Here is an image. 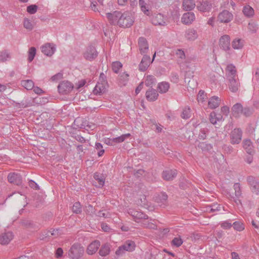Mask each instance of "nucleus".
Instances as JSON below:
<instances>
[{"instance_id":"f257e3e1","label":"nucleus","mask_w":259,"mask_h":259,"mask_svg":"<svg viewBox=\"0 0 259 259\" xmlns=\"http://www.w3.org/2000/svg\"><path fill=\"white\" fill-rule=\"evenodd\" d=\"M106 17L111 24L117 25L120 27H130L134 22L132 15L128 12L122 13L120 11H115L107 13Z\"/></svg>"},{"instance_id":"f03ea898","label":"nucleus","mask_w":259,"mask_h":259,"mask_svg":"<svg viewBox=\"0 0 259 259\" xmlns=\"http://www.w3.org/2000/svg\"><path fill=\"white\" fill-rule=\"evenodd\" d=\"M84 248L79 243H74L69 249L67 252V256L69 259H80L83 255Z\"/></svg>"},{"instance_id":"7ed1b4c3","label":"nucleus","mask_w":259,"mask_h":259,"mask_svg":"<svg viewBox=\"0 0 259 259\" xmlns=\"http://www.w3.org/2000/svg\"><path fill=\"white\" fill-rule=\"evenodd\" d=\"M136 245L134 241L132 240L126 241L123 244L119 246L115 252V254L118 255H123L125 251L132 252L135 249Z\"/></svg>"},{"instance_id":"20e7f679","label":"nucleus","mask_w":259,"mask_h":259,"mask_svg":"<svg viewBox=\"0 0 259 259\" xmlns=\"http://www.w3.org/2000/svg\"><path fill=\"white\" fill-rule=\"evenodd\" d=\"M219 45L220 48L228 54H231L230 47V37L228 35H224L220 38Z\"/></svg>"},{"instance_id":"39448f33","label":"nucleus","mask_w":259,"mask_h":259,"mask_svg":"<svg viewBox=\"0 0 259 259\" xmlns=\"http://www.w3.org/2000/svg\"><path fill=\"white\" fill-rule=\"evenodd\" d=\"M242 132L240 128H235L231 131L230 138L232 144H238L241 141Z\"/></svg>"},{"instance_id":"423d86ee","label":"nucleus","mask_w":259,"mask_h":259,"mask_svg":"<svg viewBox=\"0 0 259 259\" xmlns=\"http://www.w3.org/2000/svg\"><path fill=\"white\" fill-rule=\"evenodd\" d=\"M197 9L202 12H209L212 8L211 0H198L196 5Z\"/></svg>"},{"instance_id":"0eeeda50","label":"nucleus","mask_w":259,"mask_h":259,"mask_svg":"<svg viewBox=\"0 0 259 259\" xmlns=\"http://www.w3.org/2000/svg\"><path fill=\"white\" fill-rule=\"evenodd\" d=\"M73 88V84L68 81H63L58 86L59 93L67 94L70 92Z\"/></svg>"},{"instance_id":"6e6552de","label":"nucleus","mask_w":259,"mask_h":259,"mask_svg":"<svg viewBox=\"0 0 259 259\" xmlns=\"http://www.w3.org/2000/svg\"><path fill=\"white\" fill-rule=\"evenodd\" d=\"M83 55L86 60L92 61L97 57L98 53L94 47L89 46L87 48Z\"/></svg>"},{"instance_id":"1a4fd4ad","label":"nucleus","mask_w":259,"mask_h":259,"mask_svg":"<svg viewBox=\"0 0 259 259\" xmlns=\"http://www.w3.org/2000/svg\"><path fill=\"white\" fill-rule=\"evenodd\" d=\"M248 184L250 186L251 191L257 194H259V182L253 176H249L247 178Z\"/></svg>"},{"instance_id":"9d476101","label":"nucleus","mask_w":259,"mask_h":259,"mask_svg":"<svg viewBox=\"0 0 259 259\" xmlns=\"http://www.w3.org/2000/svg\"><path fill=\"white\" fill-rule=\"evenodd\" d=\"M41 50L44 55L52 56L56 51V47L53 44L47 43L41 47Z\"/></svg>"},{"instance_id":"9b49d317","label":"nucleus","mask_w":259,"mask_h":259,"mask_svg":"<svg viewBox=\"0 0 259 259\" xmlns=\"http://www.w3.org/2000/svg\"><path fill=\"white\" fill-rule=\"evenodd\" d=\"M128 213L133 218L135 221H136L137 220H146L148 219L147 215L143 213L142 212L140 211L137 210L135 209H128Z\"/></svg>"},{"instance_id":"f8f14e48","label":"nucleus","mask_w":259,"mask_h":259,"mask_svg":"<svg viewBox=\"0 0 259 259\" xmlns=\"http://www.w3.org/2000/svg\"><path fill=\"white\" fill-rule=\"evenodd\" d=\"M228 87L229 90L232 92L236 93L240 87V83L238 77L235 78L233 76H232L228 78Z\"/></svg>"},{"instance_id":"ddd939ff","label":"nucleus","mask_w":259,"mask_h":259,"mask_svg":"<svg viewBox=\"0 0 259 259\" xmlns=\"http://www.w3.org/2000/svg\"><path fill=\"white\" fill-rule=\"evenodd\" d=\"M108 86V82L104 81V82H102L98 81L93 90V93L96 95H100L105 92Z\"/></svg>"},{"instance_id":"4468645a","label":"nucleus","mask_w":259,"mask_h":259,"mask_svg":"<svg viewBox=\"0 0 259 259\" xmlns=\"http://www.w3.org/2000/svg\"><path fill=\"white\" fill-rule=\"evenodd\" d=\"M218 18L221 23H228L233 19V15L229 11L224 10L219 14Z\"/></svg>"},{"instance_id":"2eb2a0df","label":"nucleus","mask_w":259,"mask_h":259,"mask_svg":"<svg viewBox=\"0 0 259 259\" xmlns=\"http://www.w3.org/2000/svg\"><path fill=\"white\" fill-rule=\"evenodd\" d=\"M151 63L150 56L144 55L139 65V70L141 71H145Z\"/></svg>"},{"instance_id":"dca6fc26","label":"nucleus","mask_w":259,"mask_h":259,"mask_svg":"<svg viewBox=\"0 0 259 259\" xmlns=\"http://www.w3.org/2000/svg\"><path fill=\"white\" fill-rule=\"evenodd\" d=\"M8 179L10 183L18 186L20 185L22 182L21 175L15 172L9 174Z\"/></svg>"},{"instance_id":"f3484780","label":"nucleus","mask_w":259,"mask_h":259,"mask_svg":"<svg viewBox=\"0 0 259 259\" xmlns=\"http://www.w3.org/2000/svg\"><path fill=\"white\" fill-rule=\"evenodd\" d=\"M138 46L139 51L141 54L146 53L149 49L148 44L146 38L141 37L139 39Z\"/></svg>"},{"instance_id":"a211bd4d","label":"nucleus","mask_w":259,"mask_h":259,"mask_svg":"<svg viewBox=\"0 0 259 259\" xmlns=\"http://www.w3.org/2000/svg\"><path fill=\"white\" fill-rule=\"evenodd\" d=\"M195 19V16L193 13L188 12L183 14L181 21L183 24L189 25L194 21Z\"/></svg>"},{"instance_id":"6ab92c4d","label":"nucleus","mask_w":259,"mask_h":259,"mask_svg":"<svg viewBox=\"0 0 259 259\" xmlns=\"http://www.w3.org/2000/svg\"><path fill=\"white\" fill-rule=\"evenodd\" d=\"M13 238V235L12 232H8L3 233L0 235V244L2 245L8 244Z\"/></svg>"},{"instance_id":"aec40b11","label":"nucleus","mask_w":259,"mask_h":259,"mask_svg":"<svg viewBox=\"0 0 259 259\" xmlns=\"http://www.w3.org/2000/svg\"><path fill=\"white\" fill-rule=\"evenodd\" d=\"M100 246V242L98 240H95L90 243L88 246L87 252L89 255H92L96 253Z\"/></svg>"},{"instance_id":"412c9836","label":"nucleus","mask_w":259,"mask_h":259,"mask_svg":"<svg viewBox=\"0 0 259 259\" xmlns=\"http://www.w3.org/2000/svg\"><path fill=\"white\" fill-rule=\"evenodd\" d=\"M152 23L154 25L164 26L166 24V22L164 16L161 14H156L152 18Z\"/></svg>"},{"instance_id":"4be33fe9","label":"nucleus","mask_w":259,"mask_h":259,"mask_svg":"<svg viewBox=\"0 0 259 259\" xmlns=\"http://www.w3.org/2000/svg\"><path fill=\"white\" fill-rule=\"evenodd\" d=\"M185 36L187 40L194 41L198 38V35L197 30L191 28L186 30Z\"/></svg>"},{"instance_id":"5701e85b","label":"nucleus","mask_w":259,"mask_h":259,"mask_svg":"<svg viewBox=\"0 0 259 259\" xmlns=\"http://www.w3.org/2000/svg\"><path fill=\"white\" fill-rule=\"evenodd\" d=\"M62 234V230L60 229H51V230L47 231L46 234L44 235V236L41 238L40 239L43 240L46 238H49L52 236L54 238H57Z\"/></svg>"},{"instance_id":"b1692460","label":"nucleus","mask_w":259,"mask_h":259,"mask_svg":"<svg viewBox=\"0 0 259 259\" xmlns=\"http://www.w3.org/2000/svg\"><path fill=\"white\" fill-rule=\"evenodd\" d=\"M158 97V94L156 90L150 89L146 93V99L149 101H154L156 100Z\"/></svg>"},{"instance_id":"393cba45","label":"nucleus","mask_w":259,"mask_h":259,"mask_svg":"<svg viewBox=\"0 0 259 259\" xmlns=\"http://www.w3.org/2000/svg\"><path fill=\"white\" fill-rule=\"evenodd\" d=\"M167 195L165 193H161L155 197V201L160 206H165L167 203Z\"/></svg>"},{"instance_id":"a878e982","label":"nucleus","mask_w":259,"mask_h":259,"mask_svg":"<svg viewBox=\"0 0 259 259\" xmlns=\"http://www.w3.org/2000/svg\"><path fill=\"white\" fill-rule=\"evenodd\" d=\"M176 170H167L163 171L162 172V178L166 181H170L173 180L177 175Z\"/></svg>"},{"instance_id":"bb28decb","label":"nucleus","mask_w":259,"mask_h":259,"mask_svg":"<svg viewBox=\"0 0 259 259\" xmlns=\"http://www.w3.org/2000/svg\"><path fill=\"white\" fill-rule=\"evenodd\" d=\"M131 136L130 134H126L122 135L121 136L109 139V144L111 145L115 143H120L124 141V140Z\"/></svg>"},{"instance_id":"cd10ccee","label":"nucleus","mask_w":259,"mask_h":259,"mask_svg":"<svg viewBox=\"0 0 259 259\" xmlns=\"http://www.w3.org/2000/svg\"><path fill=\"white\" fill-rule=\"evenodd\" d=\"M220 103V98L217 96H213L209 99L208 105L210 108L215 109L219 106Z\"/></svg>"},{"instance_id":"c85d7f7f","label":"nucleus","mask_w":259,"mask_h":259,"mask_svg":"<svg viewBox=\"0 0 259 259\" xmlns=\"http://www.w3.org/2000/svg\"><path fill=\"white\" fill-rule=\"evenodd\" d=\"M236 73L237 71L235 66L232 64L228 65L226 68V75L228 78L232 76L235 78L237 77Z\"/></svg>"},{"instance_id":"c756f323","label":"nucleus","mask_w":259,"mask_h":259,"mask_svg":"<svg viewBox=\"0 0 259 259\" xmlns=\"http://www.w3.org/2000/svg\"><path fill=\"white\" fill-rule=\"evenodd\" d=\"M110 249V244L107 243H105L101 246L99 253L102 256H105L109 254Z\"/></svg>"},{"instance_id":"7c9ffc66","label":"nucleus","mask_w":259,"mask_h":259,"mask_svg":"<svg viewBox=\"0 0 259 259\" xmlns=\"http://www.w3.org/2000/svg\"><path fill=\"white\" fill-rule=\"evenodd\" d=\"M196 4L193 0H184L183 7L185 11H191L193 9Z\"/></svg>"},{"instance_id":"2f4dec72","label":"nucleus","mask_w":259,"mask_h":259,"mask_svg":"<svg viewBox=\"0 0 259 259\" xmlns=\"http://www.w3.org/2000/svg\"><path fill=\"white\" fill-rule=\"evenodd\" d=\"M244 41L240 38H235L232 42V46L234 49L240 50L244 46Z\"/></svg>"},{"instance_id":"473e14b6","label":"nucleus","mask_w":259,"mask_h":259,"mask_svg":"<svg viewBox=\"0 0 259 259\" xmlns=\"http://www.w3.org/2000/svg\"><path fill=\"white\" fill-rule=\"evenodd\" d=\"M169 88V84L167 82H161L158 85L157 89L161 94L165 93Z\"/></svg>"},{"instance_id":"72a5a7b5","label":"nucleus","mask_w":259,"mask_h":259,"mask_svg":"<svg viewBox=\"0 0 259 259\" xmlns=\"http://www.w3.org/2000/svg\"><path fill=\"white\" fill-rule=\"evenodd\" d=\"M243 14L247 17L250 18L254 15L253 9L249 5H246L242 10Z\"/></svg>"},{"instance_id":"f704fd0d","label":"nucleus","mask_w":259,"mask_h":259,"mask_svg":"<svg viewBox=\"0 0 259 259\" xmlns=\"http://www.w3.org/2000/svg\"><path fill=\"white\" fill-rule=\"evenodd\" d=\"M243 107L240 103H236L232 107L233 114L235 116H239L242 112Z\"/></svg>"},{"instance_id":"c9c22d12","label":"nucleus","mask_w":259,"mask_h":259,"mask_svg":"<svg viewBox=\"0 0 259 259\" xmlns=\"http://www.w3.org/2000/svg\"><path fill=\"white\" fill-rule=\"evenodd\" d=\"M243 147L248 153L251 154L252 152V144L250 140L246 139L243 142Z\"/></svg>"},{"instance_id":"e433bc0d","label":"nucleus","mask_w":259,"mask_h":259,"mask_svg":"<svg viewBox=\"0 0 259 259\" xmlns=\"http://www.w3.org/2000/svg\"><path fill=\"white\" fill-rule=\"evenodd\" d=\"M94 178L96 181H98L99 183V187H101L103 186L105 183V179L104 176H103L102 174H100L99 173L96 172L94 174Z\"/></svg>"},{"instance_id":"4c0bfd02","label":"nucleus","mask_w":259,"mask_h":259,"mask_svg":"<svg viewBox=\"0 0 259 259\" xmlns=\"http://www.w3.org/2000/svg\"><path fill=\"white\" fill-rule=\"evenodd\" d=\"M22 85L27 90H30L34 88V83L32 80H25L21 81Z\"/></svg>"},{"instance_id":"58836bf2","label":"nucleus","mask_w":259,"mask_h":259,"mask_svg":"<svg viewBox=\"0 0 259 259\" xmlns=\"http://www.w3.org/2000/svg\"><path fill=\"white\" fill-rule=\"evenodd\" d=\"M183 241L180 236L175 237L171 242L172 246L179 247L183 244Z\"/></svg>"},{"instance_id":"ea45409f","label":"nucleus","mask_w":259,"mask_h":259,"mask_svg":"<svg viewBox=\"0 0 259 259\" xmlns=\"http://www.w3.org/2000/svg\"><path fill=\"white\" fill-rule=\"evenodd\" d=\"M10 58V54L7 51H3L0 52V62H5Z\"/></svg>"},{"instance_id":"a19ab883","label":"nucleus","mask_w":259,"mask_h":259,"mask_svg":"<svg viewBox=\"0 0 259 259\" xmlns=\"http://www.w3.org/2000/svg\"><path fill=\"white\" fill-rule=\"evenodd\" d=\"M235 190V195L236 198H240L241 196L242 192L240 185L238 183H235L233 186Z\"/></svg>"},{"instance_id":"79ce46f5","label":"nucleus","mask_w":259,"mask_h":259,"mask_svg":"<svg viewBox=\"0 0 259 259\" xmlns=\"http://www.w3.org/2000/svg\"><path fill=\"white\" fill-rule=\"evenodd\" d=\"M24 27L29 31H31L33 28V25L31 21L28 18H24L23 21Z\"/></svg>"},{"instance_id":"37998d69","label":"nucleus","mask_w":259,"mask_h":259,"mask_svg":"<svg viewBox=\"0 0 259 259\" xmlns=\"http://www.w3.org/2000/svg\"><path fill=\"white\" fill-rule=\"evenodd\" d=\"M139 5L141 7V10L145 14L148 16L150 15V12L146 7L147 4L144 0H139Z\"/></svg>"},{"instance_id":"c03bdc74","label":"nucleus","mask_w":259,"mask_h":259,"mask_svg":"<svg viewBox=\"0 0 259 259\" xmlns=\"http://www.w3.org/2000/svg\"><path fill=\"white\" fill-rule=\"evenodd\" d=\"M176 55L180 59V61H183L186 58L184 51L182 49H177L176 51Z\"/></svg>"},{"instance_id":"a18cd8bd","label":"nucleus","mask_w":259,"mask_h":259,"mask_svg":"<svg viewBox=\"0 0 259 259\" xmlns=\"http://www.w3.org/2000/svg\"><path fill=\"white\" fill-rule=\"evenodd\" d=\"M36 54V49L34 47H31L28 51V60L31 62L34 59Z\"/></svg>"},{"instance_id":"49530a36","label":"nucleus","mask_w":259,"mask_h":259,"mask_svg":"<svg viewBox=\"0 0 259 259\" xmlns=\"http://www.w3.org/2000/svg\"><path fill=\"white\" fill-rule=\"evenodd\" d=\"M191 116V112H190V109L189 107H185L182 112V113L181 114V117L183 119H188Z\"/></svg>"},{"instance_id":"de8ad7c7","label":"nucleus","mask_w":259,"mask_h":259,"mask_svg":"<svg viewBox=\"0 0 259 259\" xmlns=\"http://www.w3.org/2000/svg\"><path fill=\"white\" fill-rule=\"evenodd\" d=\"M155 78L152 75H148L147 76L145 80V84L147 87H152V85L155 83Z\"/></svg>"},{"instance_id":"09e8293b","label":"nucleus","mask_w":259,"mask_h":259,"mask_svg":"<svg viewBox=\"0 0 259 259\" xmlns=\"http://www.w3.org/2000/svg\"><path fill=\"white\" fill-rule=\"evenodd\" d=\"M122 64L119 61L113 62L112 67L113 72L117 73L118 72L119 69L122 67Z\"/></svg>"},{"instance_id":"8fccbe9b","label":"nucleus","mask_w":259,"mask_h":259,"mask_svg":"<svg viewBox=\"0 0 259 259\" xmlns=\"http://www.w3.org/2000/svg\"><path fill=\"white\" fill-rule=\"evenodd\" d=\"M142 226L144 228L152 229H156L157 228L156 225H155L154 224H153L151 222H150L148 221H144L143 222H142Z\"/></svg>"},{"instance_id":"3c124183","label":"nucleus","mask_w":259,"mask_h":259,"mask_svg":"<svg viewBox=\"0 0 259 259\" xmlns=\"http://www.w3.org/2000/svg\"><path fill=\"white\" fill-rule=\"evenodd\" d=\"M38 9V6L36 5H31L27 7V12L30 14H35Z\"/></svg>"},{"instance_id":"603ef678","label":"nucleus","mask_w":259,"mask_h":259,"mask_svg":"<svg viewBox=\"0 0 259 259\" xmlns=\"http://www.w3.org/2000/svg\"><path fill=\"white\" fill-rule=\"evenodd\" d=\"M72 211L75 213H80L81 212V207L79 202H75L72 208Z\"/></svg>"},{"instance_id":"864d4df0","label":"nucleus","mask_w":259,"mask_h":259,"mask_svg":"<svg viewBox=\"0 0 259 259\" xmlns=\"http://www.w3.org/2000/svg\"><path fill=\"white\" fill-rule=\"evenodd\" d=\"M257 28V25L255 23L253 22H250L248 23V29L252 33H255Z\"/></svg>"},{"instance_id":"5fc2aeb1","label":"nucleus","mask_w":259,"mask_h":259,"mask_svg":"<svg viewBox=\"0 0 259 259\" xmlns=\"http://www.w3.org/2000/svg\"><path fill=\"white\" fill-rule=\"evenodd\" d=\"M206 99V95L204 91L200 90L197 96V100L199 103H203Z\"/></svg>"},{"instance_id":"6e6d98bb","label":"nucleus","mask_w":259,"mask_h":259,"mask_svg":"<svg viewBox=\"0 0 259 259\" xmlns=\"http://www.w3.org/2000/svg\"><path fill=\"white\" fill-rule=\"evenodd\" d=\"M232 226L235 230L238 231H241L244 229L243 224L239 222H234Z\"/></svg>"},{"instance_id":"4d7b16f0","label":"nucleus","mask_w":259,"mask_h":259,"mask_svg":"<svg viewBox=\"0 0 259 259\" xmlns=\"http://www.w3.org/2000/svg\"><path fill=\"white\" fill-rule=\"evenodd\" d=\"M128 74L125 73H123L120 76V82L123 85H125L128 79Z\"/></svg>"},{"instance_id":"13d9d810","label":"nucleus","mask_w":259,"mask_h":259,"mask_svg":"<svg viewBox=\"0 0 259 259\" xmlns=\"http://www.w3.org/2000/svg\"><path fill=\"white\" fill-rule=\"evenodd\" d=\"M221 206L218 204H214L210 205L208 207V209L210 212H215L220 211L221 209Z\"/></svg>"},{"instance_id":"bf43d9fd","label":"nucleus","mask_w":259,"mask_h":259,"mask_svg":"<svg viewBox=\"0 0 259 259\" xmlns=\"http://www.w3.org/2000/svg\"><path fill=\"white\" fill-rule=\"evenodd\" d=\"M95 147L97 150H99L98 152V156H102L104 153V150L103 149L102 145L100 143H96L95 145Z\"/></svg>"},{"instance_id":"052dcab7","label":"nucleus","mask_w":259,"mask_h":259,"mask_svg":"<svg viewBox=\"0 0 259 259\" xmlns=\"http://www.w3.org/2000/svg\"><path fill=\"white\" fill-rule=\"evenodd\" d=\"M98 215L104 218H110L111 216L109 212L107 211L100 210L98 212Z\"/></svg>"},{"instance_id":"680f3d73","label":"nucleus","mask_w":259,"mask_h":259,"mask_svg":"<svg viewBox=\"0 0 259 259\" xmlns=\"http://www.w3.org/2000/svg\"><path fill=\"white\" fill-rule=\"evenodd\" d=\"M215 116V112H212L209 115V120H210V122L213 124H216L218 121Z\"/></svg>"},{"instance_id":"e2e57ef3","label":"nucleus","mask_w":259,"mask_h":259,"mask_svg":"<svg viewBox=\"0 0 259 259\" xmlns=\"http://www.w3.org/2000/svg\"><path fill=\"white\" fill-rule=\"evenodd\" d=\"M221 226L225 229H228L232 226V225L231 223L228 221H225L221 224Z\"/></svg>"},{"instance_id":"0e129e2a","label":"nucleus","mask_w":259,"mask_h":259,"mask_svg":"<svg viewBox=\"0 0 259 259\" xmlns=\"http://www.w3.org/2000/svg\"><path fill=\"white\" fill-rule=\"evenodd\" d=\"M251 110L249 108L245 107L242 108V112L241 114H243L246 116H249L251 114Z\"/></svg>"},{"instance_id":"69168bd1","label":"nucleus","mask_w":259,"mask_h":259,"mask_svg":"<svg viewBox=\"0 0 259 259\" xmlns=\"http://www.w3.org/2000/svg\"><path fill=\"white\" fill-rule=\"evenodd\" d=\"M29 185L31 188H33L34 189H35V190L39 189V187L38 185L34 181H33L32 180L29 181Z\"/></svg>"},{"instance_id":"338daca9","label":"nucleus","mask_w":259,"mask_h":259,"mask_svg":"<svg viewBox=\"0 0 259 259\" xmlns=\"http://www.w3.org/2000/svg\"><path fill=\"white\" fill-rule=\"evenodd\" d=\"M85 212L91 215L94 212V209L91 205L89 204L86 206Z\"/></svg>"},{"instance_id":"774afa93","label":"nucleus","mask_w":259,"mask_h":259,"mask_svg":"<svg viewBox=\"0 0 259 259\" xmlns=\"http://www.w3.org/2000/svg\"><path fill=\"white\" fill-rule=\"evenodd\" d=\"M221 112L226 116H228L230 112L229 108L227 106H223L221 108Z\"/></svg>"}]
</instances>
